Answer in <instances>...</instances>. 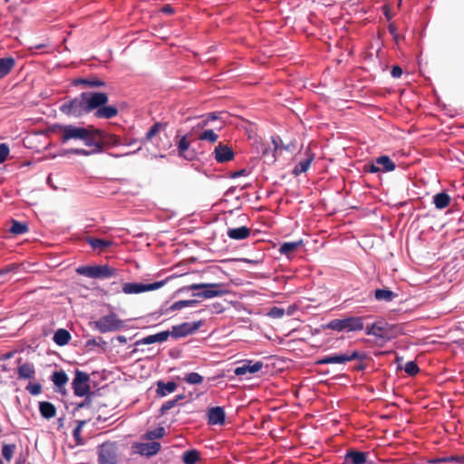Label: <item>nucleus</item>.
<instances>
[{"instance_id":"obj_44","label":"nucleus","mask_w":464,"mask_h":464,"mask_svg":"<svg viewBox=\"0 0 464 464\" xmlns=\"http://www.w3.org/2000/svg\"><path fill=\"white\" fill-rule=\"evenodd\" d=\"M218 139V135L213 130H205L198 137L200 140H208L210 143H215Z\"/></svg>"},{"instance_id":"obj_51","label":"nucleus","mask_w":464,"mask_h":464,"mask_svg":"<svg viewBox=\"0 0 464 464\" xmlns=\"http://www.w3.org/2000/svg\"><path fill=\"white\" fill-rule=\"evenodd\" d=\"M271 139H272V143L274 145V150H288V146L285 145L283 143V140H282L280 136H272Z\"/></svg>"},{"instance_id":"obj_38","label":"nucleus","mask_w":464,"mask_h":464,"mask_svg":"<svg viewBox=\"0 0 464 464\" xmlns=\"http://www.w3.org/2000/svg\"><path fill=\"white\" fill-rule=\"evenodd\" d=\"M198 304V300L190 299V300H179L175 303H173L169 309L172 311H179L186 307H195Z\"/></svg>"},{"instance_id":"obj_33","label":"nucleus","mask_w":464,"mask_h":464,"mask_svg":"<svg viewBox=\"0 0 464 464\" xmlns=\"http://www.w3.org/2000/svg\"><path fill=\"white\" fill-rule=\"evenodd\" d=\"M53 340L57 345L63 346L71 340V334L65 329H58L54 333Z\"/></svg>"},{"instance_id":"obj_56","label":"nucleus","mask_w":464,"mask_h":464,"mask_svg":"<svg viewBox=\"0 0 464 464\" xmlns=\"http://www.w3.org/2000/svg\"><path fill=\"white\" fill-rule=\"evenodd\" d=\"M101 342H102L103 343H105V342H103V341H102V337H99L98 339H96V338H92V339H89V340H87V341H86L85 346H86V347H91V346H99Z\"/></svg>"},{"instance_id":"obj_63","label":"nucleus","mask_w":464,"mask_h":464,"mask_svg":"<svg viewBox=\"0 0 464 464\" xmlns=\"http://www.w3.org/2000/svg\"><path fill=\"white\" fill-rule=\"evenodd\" d=\"M218 115H219L218 112L214 111V112H209V113L206 114L205 117L208 119V122H210V121L218 120Z\"/></svg>"},{"instance_id":"obj_36","label":"nucleus","mask_w":464,"mask_h":464,"mask_svg":"<svg viewBox=\"0 0 464 464\" xmlns=\"http://www.w3.org/2000/svg\"><path fill=\"white\" fill-rule=\"evenodd\" d=\"M447 462H456V463L464 464V455H461V456L451 455V456L443 457V458H434L428 461V463H430V464H440V463H447Z\"/></svg>"},{"instance_id":"obj_14","label":"nucleus","mask_w":464,"mask_h":464,"mask_svg":"<svg viewBox=\"0 0 464 464\" xmlns=\"http://www.w3.org/2000/svg\"><path fill=\"white\" fill-rule=\"evenodd\" d=\"M189 147L190 143L187 135H183L177 142L178 155L191 161L197 158V153L194 150H189Z\"/></svg>"},{"instance_id":"obj_48","label":"nucleus","mask_w":464,"mask_h":464,"mask_svg":"<svg viewBox=\"0 0 464 464\" xmlns=\"http://www.w3.org/2000/svg\"><path fill=\"white\" fill-rule=\"evenodd\" d=\"M404 371L410 376H414L419 372L420 368L414 361H409L405 363Z\"/></svg>"},{"instance_id":"obj_52","label":"nucleus","mask_w":464,"mask_h":464,"mask_svg":"<svg viewBox=\"0 0 464 464\" xmlns=\"http://www.w3.org/2000/svg\"><path fill=\"white\" fill-rule=\"evenodd\" d=\"M267 314L272 318H281L285 314V310L281 307L273 306Z\"/></svg>"},{"instance_id":"obj_46","label":"nucleus","mask_w":464,"mask_h":464,"mask_svg":"<svg viewBox=\"0 0 464 464\" xmlns=\"http://www.w3.org/2000/svg\"><path fill=\"white\" fill-rule=\"evenodd\" d=\"M184 381L188 384H200L203 382V376L198 372H188L185 375Z\"/></svg>"},{"instance_id":"obj_32","label":"nucleus","mask_w":464,"mask_h":464,"mask_svg":"<svg viewBox=\"0 0 464 464\" xmlns=\"http://www.w3.org/2000/svg\"><path fill=\"white\" fill-rule=\"evenodd\" d=\"M86 242L92 246L94 250H102L111 246L112 242L106 239L88 237L86 238Z\"/></svg>"},{"instance_id":"obj_18","label":"nucleus","mask_w":464,"mask_h":464,"mask_svg":"<svg viewBox=\"0 0 464 464\" xmlns=\"http://www.w3.org/2000/svg\"><path fill=\"white\" fill-rule=\"evenodd\" d=\"M215 160L218 163H225L234 159V151L227 145L219 144L214 150Z\"/></svg>"},{"instance_id":"obj_11","label":"nucleus","mask_w":464,"mask_h":464,"mask_svg":"<svg viewBox=\"0 0 464 464\" xmlns=\"http://www.w3.org/2000/svg\"><path fill=\"white\" fill-rule=\"evenodd\" d=\"M202 326V321L197 322H184L179 324L173 325L171 330H169V337L179 339L187 337L196 333Z\"/></svg>"},{"instance_id":"obj_43","label":"nucleus","mask_w":464,"mask_h":464,"mask_svg":"<svg viewBox=\"0 0 464 464\" xmlns=\"http://www.w3.org/2000/svg\"><path fill=\"white\" fill-rule=\"evenodd\" d=\"M15 450H16L15 444H4L3 445L2 455L7 462H10V460L12 459Z\"/></svg>"},{"instance_id":"obj_10","label":"nucleus","mask_w":464,"mask_h":464,"mask_svg":"<svg viewBox=\"0 0 464 464\" xmlns=\"http://www.w3.org/2000/svg\"><path fill=\"white\" fill-rule=\"evenodd\" d=\"M171 277H167L164 280L150 283V284H143V283H125L122 285V292L127 295H134V294H140L143 292L148 291H154L157 290L166 285V283L170 279Z\"/></svg>"},{"instance_id":"obj_31","label":"nucleus","mask_w":464,"mask_h":464,"mask_svg":"<svg viewBox=\"0 0 464 464\" xmlns=\"http://www.w3.org/2000/svg\"><path fill=\"white\" fill-rule=\"evenodd\" d=\"M376 163L381 167L382 172H390L395 169L396 165L387 155L376 158Z\"/></svg>"},{"instance_id":"obj_20","label":"nucleus","mask_w":464,"mask_h":464,"mask_svg":"<svg viewBox=\"0 0 464 464\" xmlns=\"http://www.w3.org/2000/svg\"><path fill=\"white\" fill-rule=\"evenodd\" d=\"M22 359L18 360L21 362ZM17 374L19 379L31 380L35 377V368L32 362L19 363L17 367Z\"/></svg>"},{"instance_id":"obj_47","label":"nucleus","mask_w":464,"mask_h":464,"mask_svg":"<svg viewBox=\"0 0 464 464\" xmlns=\"http://www.w3.org/2000/svg\"><path fill=\"white\" fill-rule=\"evenodd\" d=\"M85 423H86L85 420H80L78 422V425L72 430V436L78 445L83 444V440L81 437V432H82V429Z\"/></svg>"},{"instance_id":"obj_45","label":"nucleus","mask_w":464,"mask_h":464,"mask_svg":"<svg viewBox=\"0 0 464 464\" xmlns=\"http://www.w3.org/2000/svg\"><path fill=\"white\" fill-rule=\"evenodd\" d=\"M17 270L18 266L15 264H10L0 269V282L5 283L6 281L5 276H7L10 273H16Z\"/></svg>"},{"instance_id":"obj_39","label":"nucleus","mask_w":464,"mask_h":464,"mask_svg":"<svg viewBox=\"0 0 464 464\" xmlns=\"http://www.w3.org/2000/svg\"><path fill=\"white\" fill-rule=\"evenodd\" d=\"M183 399H185V395L179 394L174 399L169 400L166 402H164L160 409V414L161 415L166 414L169 410L175 407L178 404V402Z\"/></svg>"},{"instance_id":"obj_15","label":"nucleus","mask_w":464,"mask_h":464,"mask_svg":"<svg viewBox=\"0 0 464 464\" xmlns=\"http://www.w3.org/2000/svg\"><path fill=\"white\" fill-rule=\"evenodd\" d=\"M72 85L74 86V87H77V86H84V87H88V88H91V89H94V88H101V87H105L106 86V82L96 77V76H90V77H79V78H75L72 80Z\"/></svg>"},{"instance_id":"obj_41","label":"nucleus","mask_w":464,"mask_h":464,"mask_svg":"<svg viewBox=\"0 0 464 464\" xmlns=\"http://www.w3.org/2000/svg\"><path fill=\"white\" fill-rule=\"evenodd\" d=\"M343 362L344 364L348 362L353 361V360H359L361 362L366 360L367 354L363 352H359L357 350L353 351L352 353H343Z\"/></svg>"},{"instance_id":"obj_19","label":"nucleus","mask_w":464,"mask_h":464,"mask_svg":"<svg viewBox=\"0 0 464 464\" xmlns=\"http://www.w3.org/2000/svg\"><path fill=\"white\" fill-rule=\"evenodd\" d=\"M51 380L57 388L56 392L65 394V385L69 381L67 373L63 370L56 371L53 373Z\"/></svg>"},{"instance_id":"obj_23","label":"nucleus","mask_w":464,"mask_h":464,"mask_svg":"<svg viewBox=\"0 0 464 464\" xmlns=\"http://www.w3.org/2000/svg\"><path fill=\"white\" fill-rule=\"evenodd\" d=\"M156 389V394L159 397H165L172 392H174L178 387L175 382H165L163 381H158Z\"/></svg>"},{"instance_id":"obj_61","label":"nucleus","mask_w":464,"mask_h":464,"mask_svg":"<svg viewBox=\"0 0 464 464\" xmlns=\"http://www.w3.org/2000/svg\"><path fill=\"white\" fill-rule=\"evenodd\" d=\"M368 170L371 173H377L381 171V167L376 163V160L369 165Z\"/></svg>"},{"instance_id":"obj_28","label":"nucleus","mask_w":464,"mask_h":464,"mask_svg":"<svg viewBox=\"0 0 464 464\" xmlns=\"http://www.w3.org/2000/svg\"><path fill=\"white\" fill-rule=\"evenodd\" d=\"M15 63V59L11 56L0 58V79L5 77L14 67Z\"/></svg>"},{"instance_id":"obj_21","label":"nucleus","mask_w":464,"mask_h":464,"mask_svg":"<svg viewBox=\"0 0 464 464\" xmlns=\"http://www.w3.org/2000/svg\"><path fill=\"white\" fill-rule=\"evenodd\" d=\"M169 337V330L162 331V332L157 333L155 334H150V335L145 336L142 339L138 340L135 344L137 346H139L140 344H152L155 343H163V342L167 341Z\"/></svg>"},{"instance_id":"obj_26","label":"nucleus","mask_w":464,"mask_h":464,"mask_svg":"<svg viewBox=\"0 0 464 464\" xmlns=\"http://www.w3.org/2000/svg\"><path fill=\"white\" fill-rule=\"evenodd\" d=\"M39 412L41 416L46 420L53 418L56 414L55 406L50 401L39 402Z\"/></svg>"},{"instance_id":"obj_55","label":"nucleus","mask_w":464,"mask_h":464,"mask_svg":"<svg viewBox=\"0 0 464 464\" xmlns=\"http://www.w3.org/2000/svg\"><path fill=\"white\" fill-rule=\"evenodd\" d=\"M65 153H71L79 156H90L93 154L90 150L85 149H70L67 150Z\"/></svg>"},{"instance_id":"obj_59","label":"nucleus","mask_w":464,"mask_h":464,"mask_svg":"<svg viewBox=\"0 0 464 464\" xmlns=\"http://www.w3.org/2000/svg\"><path fill=\"white\" fill-rule=\"evenodd\" d=\"M248 174L247 170L246 169H241L239 170H237L233 173H231L230 177L232 179H236L242 176H246Z\"/></svg>"},{"instance_id":"obj_27","label":"nucleus","mask_w":464,"mask_h":464,"mask_svg":"<svg viewBox=\"0 0 464 464\" xmlns=\"http://www.w3.org/2000/svg\"><path fill=\"white\" fill-rule=\"evenodd\" d=\"M227 236L231 239L243 240L250 236V229L245 226L235 228H229L227 230Z\"/></svg>"},{"instance_id":"obj_54","label":"nucleus","mask_w":464,"mask_h":464,"mask_svg":"<svg viewBox=\"0 0 464 464\" xmlns=\"http://www.w3.org/2000/svg\"><path fill=\"white\" fill-rule=\"evenodd\" d=\"M10 150L7 144L1 143L0 144V164L5 161L7 156L9 155Z\"/></svg>"},{"instance_id":"obj_42","label":"nucleus","mask_w":464,"mask_h":464,"mask_svg":"<svg viewBox=\"0 0 464 464\" xmlns=\"http://www.w3.org/2000/svg\"><path fill=\"white\" fill-rule=\"evenodd\" d=\"M9 231L14 235H22L28 231V226L25 223L13 219Z\"/></svg>"},{"instance_id":"obj_25","label":"nucleus","mask_w":464,"mask_h":464,"mask_svg":"<svg viewBox=\"0 0 464 464\" xmlns=\"http://www.w3.org/2000/svg\"><path fill=\"white\" fill-rule=\"evenodd\" d=\"M450 196L444 191L435 194L432 198V202L435 205V208L440 210L447 208L450 205Z\"/></svg>"},{"instance_id":"obj_12","label":"nucleus","mask_w":464,"mask_h":464,"mask_svg":"<svg viewBox=\"0 0 464 464\" xmlns=\"http://www.w3.org/2000/svg\"><path fill=\"white\" fill-rule=\"evenodd\" d=\"M160 449L161 445L158 441L136 442L132 446L134 453L147 458L156 455Z\"/></svg>"},{"instance_id":"obj_4","label":"nucleus","mask_w":464,"mask_h":464,"mask_svg":"<svg viewBox=\"0 0 464 464\" xmlns=\"http://www.w3.org/2000/svg\"><path fill=\"white\" fill-rule=\"evenodd\" d=\"M76 273L92 279H108L117 276V269L109 265L80 266Z\"/></svg>"},{"instance_id":"obj_8","label":"nucleus","mask_w":464,"mask_h":464,"mask_svg":"<svg viewBox=\"0 0 464 464\" xmlns=\"http://www.w3.org/2000/svg\"><path fill=\"white\" fill-rule=\"evenodd\" d=\"M98 464H118V446L115 441H106L98 447Z\"/></svg>"},{"instance_id":"obj_7","label":"nucleus","mask_w":464,"mask_h":464,"mask_svg":"<svg viewBox=\"0 0 464 464\" xmlns=\"http://www.w3.org/2000/svg\"><path fill=\"white\" fill-rule=\"evenodd\" d=\"M90 375L79 369L74 371V378L72 382V389L76 397L91 395Z\"/></svg>"},{"instance_id":"obj_3","label":"nucleus","mask_w":464,"mask_h":464,"mask_svg":"<svg viewBox=\"0 0 464 464\" xmlns=\"http://www.w3.org/2000/svg\"><path fill=\"white\" fill-rule=\"evenodd\" d=\"M362 316H347L342 319H333L324 327L336 332H359L364 328Z\"/></svg>"},{"instance_id":"obj_29","label":"nucleus","mask_w":464,"mask_h":464,"mask_svg":"<svg viewBox=\"0 0 464 464\" xmlns=\"http://www.w3.org/2000/svg\"><path fill=\"white\" fill-rule=\"evenodd\" d=\"M314 159V155L311 153L306 159L299 161L293 169V174L295 176H299L308 170L312 161Z\"/></svg>"},{"instance_id":"obj_13","label":"nucleus","mask_w":464,"mask_h":464,"mask_svg":"<svg viewBox=\"0 0 464 464\" xmlns=\"http://www.w3.org/2000/svg\"><path fill=\"white\" fill-rule=\"evenodd\" d=\"M387 324L382 322H375L371 325H367L365 334L367 335H372L382 343H386L391 340V336L388 334L386 330Z\"/></svg>"},{"instance_id":"obj_50","label":"nucleus","mask_w":464,"mask_h":464,"mask_svg":"<svg viewBox=\"0 0 464 464\" xmlns=\"http://www.w3.org/2000/svg\"><path fill=\"white\" fill-rule=\"evenodd\" d=\"M25 389L30 394L35 396L41 393L42 385L39 382H29Z\"/></svg>"},{"instance_id":"obj_16","label":"nucleus","mask_w":464,"mask_h":464,"mask_svg":"<svg viewBox=\"0 0 464 464\" xmlns=\"http://www.w3.org/2000/svg\"><path fill=\"white\" fill-rule=\"evenodd\" d=\"M226 421L224 408L220 406L211 407L208 411V425H223Z\"/></svg>"},{"instance_id":"obj_58","label":"nucleus","mask_w":464,"mask_h":464,"mask_svg":"<svg viewBox=\"0 0 464 464\" xmlns=\"http://www.w3.org/2000/svg\"><path fill=\"white\" fill-rule=\"evenodd\" d=\"M391 74L393 78H400L402 74V69L399 65H394L392 68Z\"/></svg>"},{"instance_id":"obj_62","label":"nucleus","mask_w":464,"mask_h":464,"mask_svg":"<svg viewBox=\"0 0 464 464\" xmlns=\"http://www.w3.org/2000/svg\"><path fill=\"white\" fill-rule=\"evenodd\" d=\"M389 33L392 35L393 39L397 41L398 39V34H397V28L394 24H390L388 26Z\"/></svg>"},{"instance_id":"obj_5","label":"nucleus","mask_w":464,"mask_h":464,"mask_svg":"<svg viewBox=\"0 0 464 464\" xmlns=\"http://www.w3.org/2000/svg\"><path fill=\"white\" fill-rule=\"evenodd\" d=\"M53 130L61 132L60 141L65 144L72 140L82 141L88 129L73 124H55Z\"/></svg>"},{"instance_id":"obj_35","label":"nucleus","mask_w":464,"mask_h":464,"mask_svg":"<svg viewBox=\"0 0 464 464\" xmlns=\"http://www.w3.org/2000/svg\"><path fill=\"white\" fill-rule=\"evenodd\" d=\"M165 428L164 427H158L154 430H149L142 435V440H151L154 441V440L161 439L165 436Z\"/></svg>"},{"instance_id":"obj_40","label":"nucleus","mask_w":464,"mask_h":464,"mask_svg":"<svg viewBox=\"0 0 464 464\" xmlns=\"http://www.w3.org/2000/svg\"><path fill=\"white\" fill-rule=\"evenodd\" d=\"M199 459V452L197 450H188L183 453L182 457L185 464H197Z\"/></svg>"},{"instance_id":"obj_64","label":"nucleus","mask_w":464,"mask_h":464,"mask_svg":"<svg viewBox=\"0 0 464 464\" xmlns=\"http://www.w3.org/2000/svg\"><path fill=\"white\" fill-rule=\"evenodd\" d=\"M161 12L168 14H172L174 13V8L170 5H165L161 8Z\"/></svg>"},{"instance_id":"obj_9","label":"nucleus","mask_w":464,"mask_h":464,"mask_svg":"<svg viewBox=\"0 0 464 464\" xmlns=\"http://www.w3.org/2000/svg\"><path fill=\"white\" fill-rule=\"evenodd\" d=\"M97 94L102 96L101 102L98 106L93 108V115L97 119L109 120L116 117L119 111L114 105H107L109 95L103 92H97Z\"/></svg>"},{"instance_id":"obj_2","label":"nucleus","mask_w":464,"mask_h":464,"mask_svg":"<svg viewBox=\"0 0 464 464\" xmlns=\"http://www.w3.org/2000/svg\"><path fill=\"white\" fill-rule=\"evenodd\" d=\"M193 291L192 296L201 299H210L218 296H222L227 294V291L223 289L221 284H192L190 285L183 286L179 288L177 293H184Z\"/></svg>"},{"instance_id":"obj_34","label":"nucleus","mask_w":464,"mask_h":464,"mask_svg":"<svg viewBox=\"0 0 464 464\" xmlns=\"http://www.w3.org/2000/svg\"><path fill=\"white\" fill-rule=\"evenodd\" d=\"M343 359L344 358L343 357V353L330 354V355H325V356L318 359L316 362V364H318V365L332 364V363L344 364Z\"/></svg>"},{"instance_id":"obj_22","label":"nucleus","mask_w":464,"mask_h":464,"mask_svg":"<svg viewBox=\"0 0 464 464\" xmlns=\"http://www.w3.org/2000/svg\"><path fill=\"white\" fill-rule=\"evenodd\" d=\"M345 462L352 464H364L367 461V452L358 450H348L344 456Z\"/></svg>"},{"instance_id":"obj_57","label":"nucleus","mask_w":464,"mask_h":464,"mask_svg":"<svg viewBox=\"0 0 464 464\" xmlns=\"http://www.w3.org/2000/svg\"><path fill=\"white\" fill-rule=\"evenodd\" d=\"M106 142L113 146H119L121 144L120 138L115 135H109Z\"/></svg>"},{"instance_id":"obj_60","label":"nucleus","mask_w":464,"mask_h":464,"mask_svg":"<svg viewBox=\"0 0 464 464\" xmlns=\"http://www.w3.org/2000/svg\"><path fill=\"white\" fill-rule=\"evenodd\" d=\"M85 397H86V398H85V400H84L83 401L80 402V403L76 406V410H78V409H82V408H86V407L90 406L91 401H92V400H91V398H90V395L85 396Z\"/></svg>"},{"instance_id":"obj_1","label":"nucleus","mask_w":464,"mask_h":464,"mask_svg":"<svg viewBox=\"0 0 464 464\" xmlns=\"http://www.w3.org/2000/svg\"><path fill=\"white\" fill-rule=\"evenodd\" d=\"M102 96L97 94L96 91L82 92L73 98L66 99L59 106V111L68 117L82 118L92 112L94 106L99 105Z\"/></svg>"},{"instance_id":"obj_30","label":"nucleus","mask_w":464,"mask_h":464,"mask_svg":"<svg viewBox=\"0 0 464 464\" xmlns=\"http://www.w3.org/2000/svg\"><path fill=\"white\" fill-rule=\"evenodd\" d=\"M397 294L394 293L392 290L386 289V288H378L374 291V298L377 301H383V302H392L395 297H397Z\"/></svg>"},{"instance_id":"obj_24","label":"nucleus","mask_w":464,"mask_h":464,"mask_svg":"<svg viewBox=\"0 0 464 464\" xmlns=\"http://www.w3.org/2000/svg\"><path fill=\"white\" fill-rule=\"evenodd\" d=\"M82 142L92 149L90 150L93 154L101 153L103 150V143L94 140L92 131L88 129L85 138Z\"/></svg>"},{"instance_id":"obj_53","label":"nucleus","mask_w":464,"mask_h":464,"mask_svg":"<svg viewBox=\"0 0 464 464\" xmlns=\"http://www.w3.org/2000/svg\"><path fill=\"white\" fill-rule=\"evenodd\" d=\"M46 47H47L46 44H39L30 46L29 51L32 55L38 53L39 51L42 53H50L49 51H46V50L44 51V49H45Z\"/></svg>"},{"instance_id":"obj_49","label":"nucleus","mask_w":464,"mask_h":464,"mask_svg":"<svg viewBox=\"0 0 464 464\" xmlns=\"http://www.w3.org/2000/svg\"><path fill=\"white\" fill-rule=\"evenodd\" d=\"M163 126L164 125L161 122H155L146 132L145 140H151Z\"/></svg>"},{"instance_id":"obj_6","label":"nucleus","mask_w":464,"mask_h":464,"mask_svg":"<svg viewBox=\"0 0 464 464\" xmlns=\"http://www.w3.org/2000/svg\"><path fill=\"white\" fill-rule=\"evenodd\" d=\"M92 324L93 328L102 334L118 331L123 327V322L115 313H110L100 317L97 321H94Z\"/></svg>"},{"instance_id":"obj_17","label":"nucleus","mask_w":464,"mask_h":464,"mask_svg":"<svg viewBox=\"0 0 464 464\" xmlns=\"http://www.w3.org/2000/svg\"><path fill=\"white\" fill-rule=\"evenodd\" d=\"M264 366L263 362L256 361L253 362V361H246L243 365L237 366L234 370V373L237 376H242L246 373H256L259 372Z\"/></svg>"},{"instance_id":"obj_37","label":"nucleus","mask_w":464,"mask_h":464,"mask_svg":"<svg viewBox=\"0 0 464 464\" xmlns=\"http://www.w3.org/2000/svg\"><path fill=\"white\" fill-rule=\"evenodd\" d=\"M303 245V240L285 242L280 246L279 252L282 255L288 256L294 252L298 246Z\"/></svg>"}]
</instances>
